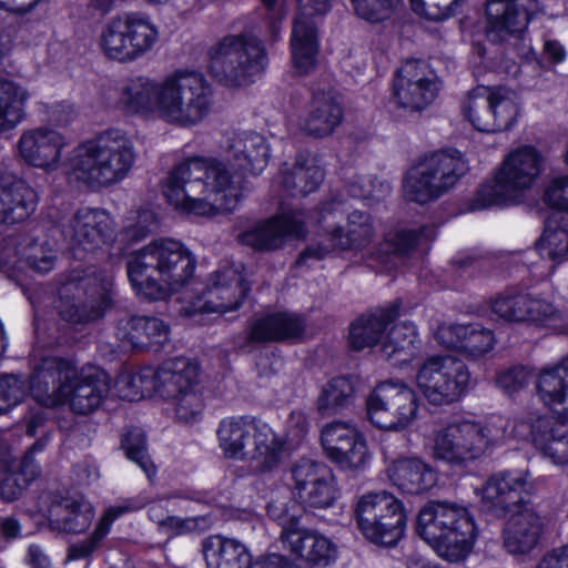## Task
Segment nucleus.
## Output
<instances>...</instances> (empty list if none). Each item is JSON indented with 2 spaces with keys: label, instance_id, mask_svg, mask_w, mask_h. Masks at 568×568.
<instances>
[{
  "label": "nucleus",
  "instance_id": "423d86ee",
  "mask_svg": "<svg viewBox=\"0 0 568 568\" xmlns=\"http://www.w3.org/2000/svg\"><path fill=\"white\" fill-rule=\"evenodd\" d=\"M507 429L508 420L501 416L485 423L469 419L449 423L434 433L433 456L452 466L466 467L500 445Z\"/></svg>",
  "mask_w": 568,
  "mask_h": 568
},
{
  "label": "nucleus",
  "instance_id": "774afa93",
  "mask_svg": "<svg viewBox=\"0 0 568 568\" xmlns=\"http://www.w3.org/2000/svg\"><path fill=\"white\" fill-rule=\"evenodd\" d=\"M155 225L154 214L149 210H142L128 217L121 235L125 241H139L145 237Z\"/></svg>",
  "mask_w": 568,
  "mask_h": 568
},
{
  "label": "nucleus",
  "instance_id": "f03ea898",
  "mask_svg": "<svg viewBox=\"0 0 568 568\" xmlns=\"http://www.w3.org/2000/svg\"><path fill=\"white\" fill-rule=\"evenodd\" d=\"M196 258L180 241L160 237L132 252L126 261L129 281L142 297L159 301L195 282Z\"/></svg>",
  "mask_w": 568,
  "mask_h": 568
},
{
  "label": "nucleus",
  "instance_id": "a211bd4d",
  "mask_svg": "<svg viewBox=\"0 0 568 568\" xmlns=\"http://www.w3.org/2000/svg\"><path fill=\"white\" fill-rule=\"evenodd\" d=\"M415 378L424 397L435 406L457 402L467 393L470 384L467 365L452 355L426 358L418 367Z\"/></svg>",
  "mask_w": 568,
  "mask_h": 568
},
{
  "label": "nucleus",
  "instance_id": "72a5a7b5",
  "mask_svg": "<svg viewBox=\"0 0 568 568\" xmlns=\"http://www.w3.org/2000/svg\"><path fill=\"white\" fill-rule=\"evenodd\" d=\"M542 529L541 517L532 508L523 507L503 529V548L513 556L527 555L538 545Z\"/></svg>",
  "mask_w": 568,
  "mask_h": 568
},
{
  "label": "nucleus",
  "instance_id": "5701e85b",
  "mask_svg": "<svg viewBox=\"0 0 568 568\" xmlns=\"http://www.w3.org/2000/svg\"><path fill=\"white\" fill-rule=\"evenodd\" d=\"M62 235L74 256L83 258V253L94 252L113 240V220L104 210L83 207L63 225Z\"/></svg>",
  "mask_w": 568,
  "mask_h": 568
},
{
  "label": "nucleus",
  "instance_id": "f704fd0d",
  "mask_svg": "<svg viewBox=\"0 0 568 568\" xmlns=\"http://www.w3.org/2000/svg\"><path fill=\"white\" fill-rule=\"evenodd\" d=\"M116 335L135 349H160L170 339V327L155 316H132L121 321Z\"/></svg>",
  "mask_w": 568,
  "mask_h": 568
},
{
  "label": "nucleus",
  "instance_id": "39448f33",
  "mask_svg": "<svg viewBox=\"0 0 568 568\" xmlns=\"http://www.w3.org/2000/svg\"><path fill=\"white\" fill-rule=\"evenodd\" d=\"M216 434L224 456L248 462L256 474L272 473L283 463L285 442L271 426L255 418H224Z\"/></svg>",
  "mask_w": 568,
  "mask_h": 568
},
{
  "label": "nucleus",
  "instance_id": "b1692460",
  "mask_svg": "<svg viewBox=\"0 0 568 568\" xmlns=\"http://www.w3.org/2000/svg\"><path fill=\"white\" fill-rule=\"evenodd\" d=\"M298 13L291 36V54L295 71L308 74L317 62L318 41L313 17L329 10V0H297Z\"/></svg>",
  "mask_w": 568,
  "mask_h": 568
},
{
  "label": "nucleus",
  "instance_id": "473e14b6",
  "mask_svg": "<svg viewBox=\"0 0 568 568\" xmlns=\"http://www.w3.org/2000/svg\"><path fill=\"white\" fill-rule=\"evenodd\" d=\"M305 329L304 318L296 313L278 312L252 320L245 344L275 343L300 338Z\"/></svg>",
  "mask_w": 568,
  "mask_h": 568
},
{
  "label": "nucleus",
  "instance_id": "9d476101",
  "mask_svg": "<svg viewBox=\"0 0 568 568\" xmlns=\"http://www.w3.org/2000/svg\"><path fill=\"white\" fill-rule=\"evenodd\" d=\"M317 214V224L324 231L325 243L307 246L298 256L297 265L311 266L334 251L365 250L375 237V229L372 216L365 212L355 210L346 215L344 226L337 224L344 216L342 202L332 200L324 203Z\"/></svg>",
  "mask_w": 568,
  "mask_h": 568
},
{
  "label": "nucleus",
  "instance_id": "bf43d9fd",
  "mask_svg": "<svg viewBox=\"0 0 568 568\" xmlns=\"http://www.w3.org/2000/svg\"><path fill=\"white\" fill-rule=\"evenodd\" d=\"M495 338L490 329L479 324L467 325L462 353L471 358H479L494 347Z\"/></svg>",
  "mask_w": 568,
  "mask_h": 568
},
{
  "label": "nucleus",
  "instance_id": "aec40b11",
  "mask_svg": "<svg viewBox=\"0 0 568 568\" xmlns=\"http://www.w3.org/2000/svg\"><path fill=\"white\" fill-rule=\"evenodd\" d=\"M440 81L430 64L420 59L405 61L392 81V103L406 113H422L438 97Z\"/></svg>",
  "mask_w": 568,
  "mask_h": 568
},
{
  "label": "nucleus",
  "instance_id": "dca6fc26",
  "mask_svg": "<svg viewBox=\"0 0 568 568\" xmlns=\"http://www.w3.org/2000/svg\"><path fill=\"white\" fill-rule=\"evenodd\" d=\"M159 395L169 400L181 423H194L204 408L199 365L185 357L162 363L158 374Z\"/></svg>",
  "mask_w": 568,
  "mask_h": 568
},
{
  "label": "nucleus",
  "instance_id": "9b49d317",
  "mask_svg": "<svg viewBox=\"0 0 568 568\" xmlns=\"http://www.w3.org/2000/svg\"><path fill=\"white\" fill-rule=\"evenodd\" d=\"M113 275L95 270H72L59 287L58 312L70 323L85 324L105 314L113 301Z\"/></svg>",
  "mask_w": 568,
  "mask_h": 568
},
{
  "label": "nucleus",
  "instance_id": "e2e57ef3",
  "mask_svg": "<svg viewBox=\"0 0 568 568\" xmlns=\"http://www.w3.org/2000/svg\"><path fill=\"white\" fill-rule=\"evenodd\" d=\"M108 536L104 529L98 524L92 534L80 541L71 544L67 549L65 561L87 560L89 561L93 554L102 547L104 538Z\"/></svg>",
  "mask_w": 568,
  "mask_h": 568
},
{
  "label": "nucleus",
  "instance_id": "e433bc0d",
  "mask_svg": "<svg viewBox=\"0 0 568 568\" xmlns=\"http://www.w3.org/2000/svg\"><path fill=\"white\" fill-rule=\"evenodd\" d=\"M324 176V169L310 153L298 154L292 164L285 163L278 173L281 185L292 196H305L316 191Z\"/></svg>",
  "mask_w": 568,
  "mask_h": 568
},
{
  "label": "nucleus",
  "instance_id": "338daca9",
  "mask_svg": "<svg viewBox=\"0 0 568 568\" xmlns=\"http://www.w3.org/2000/svg\"><path fill=\"white\" fill-rule=\"evenodd\" d=\"M155 225L154 214L149 210H142L128 217L121 235L125 241H139L145 237Z\"/></svg>",
  "mask_w": 568,
  "mask_h": 568
},
{
  "label": "nucleus",
  "instance_id": "cd10ccee",
  "mask_svg": "<svg viewBox=\"0 0 568 568\" xmlns=\"http://www.w3.org/2000/svg\"><path fill=\"white\" fill-rule=\"evenodd\" d=\"M221 149L233 165L252 175L261 174L271 156L267 140L254 131L226 132L221 141Z\"/></svg>",
  "mask_w": 568,
  "mask_h": 568
},
{
  "label": "nucleus",
  "instance_id": "5fc2aeb1",
  "mask_svg": "<svg viewBox=\"0 0 568 568\" xmlns=\"http://www.w3.org/2000/svg\"><path fill=\"white\" fill-rule=\"evenodd\" d=\"M528 303L525 292H503L491 300L493 314L508 323H524L525 306Z\"/></svg>",
  "mask_w": 568,
  "mask_h": 568
},
{
  "label": "nucleus",
  "instance_id": "8fccbe9b",
  "mask_svg": "<svg viewBox=\"0 0 568 568\" xmlns=\"http://www.w3.org/2000/svg\"><path fill=\"white\" fill-rule=\"evenodd\" d=\"M462 112L477 131L490 133V88L479 85L469 91L462 103Z\"/></svg>",
  "mask_w": 568,
  "mask_h": 568
},
{
  "label": "nucleus",
  "instance_id": "c9c22d12",
  "mask_svg": "<svg viewBox=\"0 0 568 568\" xmlns=\"http://www.w3.org/2000/svg\"><path fill=\"white\" fill-rule=\"evenodd\" d=\"M162 89L163 78L134 77L122 87L119 103L128 113L159 118Z\"/></svg>",
  "mask_w": 568,
  "mask_h": 568
},
{
  "label": "nucleus",
  "instance_id": "4c0bfd02",
  "mask_svg": "<svg viewBox=\"0 0 568 568\" xmlns=\"http://www.w3.org/2000/svg\"><path fill=\"white\" fill-rule=\"evenodd\" d=\"M387 474L394 486L410 495L428 491L437 481L434 468L417 457L394 460L388 466Z\"/></svg>",
  "mask_w": 568,
  "mask_h": 568
},
{
  "label": "nucleus",
  "instance_id": "4d7b16f0",
  "mask_svg": "<svg viewBox=\"0 0 568 568\" xmlns=\"http://www.w3.org/2000/svg\"><path fill=\"white\" fill-rule=\"evenodd\" d=\"M122 446L128 458L138 464L149 478L155 474V466L148 455L145 435L141 429L129 430L122 440Z\"/></svg>",
  "mask_w": 568,
  "mask_h": 568
},
{
  "label": "nucleus",
  "instance_id": "0e129e2a",
  "mask_svg": "<svg viewBox=\"0 0 568 568\" xmlns=\"http://www.w3.org/2000/svg\"><path fill=\"white\" fill-rule=\"evenodd\" d=\"M148 504V498L142 495H138L134 497H129L119 500L115 505L109 507L100 520L98 525L105 530L106 534L110 532L112 524L120 518L121 516L130 513L138 511L144 508Z\"/></svg>",
  "mask_w": 568,
  "mask_h": 568
},
{
  "label": "nucleus",
  "instance_id": "49530a36",
  "mask_svg": "<svg viewBox=\"0 0 568 568\" xmlns=\"http://www.w3.org/2000/svg\"><path fill=\"white\" fill-rule=\"evenodd\" d=\"M491 113L490 133L509 130L520 115L517 94L506 88H490Z\"/></svg>",
  "mask_w": 568,
  "mask_h": 568
},
{
  "label": "nucleus",
  "instance_id": "603ef678",
  "mask_svg": "<svg viewBox=\"0 0 568 568\" xmlns=\"http://www.w3.org/2000/svg\"><path fill=\"white\" fill-rule=\"evenodd\" d=\"M337 486L334 474L328 473L322 480H320L308 490L303 491L295 500L284 501L287 506L295 503L297 507L302 508V514L306 509H326L333 506L337 498Z\"/></svg>",
  "mask_w": 568,
  "mask_h": 568
},
{
  "label": "nucleus",
  "instance_id": "c756f323",
  "mask_svg": "<svg viewBox=\"0 0 568 568\" xmlns=\"http://www.w3.org/2000/svg\"><path fill=\"white\" fill-rule=\"evenodd\" d=\"M528 487L525 471H506L491 476L481 489V508L495 516H505L519 507Z\"/></svg>",
  "mask_w": 568,
  "mask_h": 568
},
{
  "label": "nucleus",
  "instance_id": "6e6552de",
  "mask_svg": "<svg viewBox=\"0 0 568 568\" xmlns=\"http://www.w3.org/2000/svg\"><path fill=\"white\" fill-rule=\"evenodd\" d=\"M542 155L531 145L511 150L496 169L490 181L480 185L470 209L480 211L493 205L518 204L542 171Z\"/></svg>",
  "mask_w": 568,
  "mask_h": 568
},
{
  "label": "nucleus",
  "instance_id": "20e7f679",
  "mask_svg": "<svg viewBox=\"0 0 568 568\" xmlns=\"http://www.w3.org/2000/svg\"><path fill=\"white\" fill-rule=\"evenodd\" d=\"M416 530L439 557L452 562L465 559L477 537L469 509L447 500L427 503L418 513Z\"/></svg>",
  "mask_w": 568,
  "mask_h": 568
},
{
  "label": "nucleus",
  "instance_id": "7c9ffc66",
  "mask_svg": "<svg viewBox=\"0 0 568 568\" xmlns=\"http://www.w3.org/2000/svg\"><path fill=\"white\" fill-rule=\"evenodd\" d=\"M344 110L331 90H315L306 113L300 118L298 128L308 136L323 139L331 135L343 122Z\"/></svg>",
  "mask_w": 568,
  "mask_h": 568
},
{
  "label": "nucleus",
  "instance_id": "13d9d810",
  "mask_svg": "<svg viewBox=\"0 0 568 568\" xmlns=\"http://www.w3.org/2000/svg\"><path fill=\"white\" fill-rule=\"evenodd\" d=\"M392 186L386 181L378 180L375 175H359L348 185V192L353 197L366 201H379L390 194Z\"/></svg>",
  "mask_w": 568,
  "mask_h": 568
},
{
  "label": "nucleus",
  "instance_id": "09e8293b",
  "mask_svg": "<svg viewBox=\"0 0 568 568\" xmlns=\"http://www.w3.org/2000/svg\"><path fill=\"white\" fill-rule=\"evenodd\" d=\"M12 463L9 448L0 444V497L8 501L19 498L27 485L38 476L36 468L29 469L27 474H23L22 466L19 473L12 471Z\"/></svg>",
  "mask_w": 568,
  "mask_h": 568
},
{
  "label": "nucleus",
  "instance_id": "680f3d73",
  "mask_svg": "<svg viewBox=\"0 0 568 568\" xmlns=\"http://www.w3.org/2000/svg\"><path fill=\"white\" fill-rule=\"evenodd\" d=\"M462 0H410L412 9L425 18L442 21L453 17Z\"/></svg>",
  "mask_w": 568,
  "mask_h": 568
},
{
  "label": "nucleus",
  "instance_id": "0eeeda50",
  "mask_svg": "<svg viewBox=\"0 0 568 568\" xmlns=\"http://www.w3.org/2000/svg\"><path fill=\"white\" fill-rule=\"evenodd\" d=\"M159 119L191 129L205 121L214 106V89L204 73L176 69L163 77Z\"/></svg>",
  "mask_w": 568,
  "mask_h": 568
},
{
  "label": "nucleus",
  "instance_id": "393cba45",
  "mask_svg": "<svg viewBox=\"0 0 568 568\" xmlns=\"http://www.w3.org/2000/svg\"><path fill=\"white\" fill-rule=\"evenodd\" d=\"M321 442L327 458L343 469H361L369 460L364 436L349 423L335 420L325 425Z\"/></svg>",
  "mask_w": 568,
  "mask_h": 568
},
{
  "label": "nucleus",
  "instance_id": "3c124183",
  "mask_svg": "<svg viewBox=\"0 0 568 568\" xmlns=\"http://www.w3.org/2000/svg\"><path fill=\"white\" fill-rule=\"evenodd\" d=\"M354 394L355 387L351 378H332L322 387L317 398L318 410L323 414L337 412L352 403Z\"/></svg>",
  "mask_w": 568,
  "mask_h": 568
},
{
  "label": "nucleus",
  "instance_id": "a878e982",
  "mask_svg": "<svg viewBox=\"0 0 568 568\" xmlns=\"http://www.w3.org/2000/svg\"><path fill=\"white\" fill-rule=\"evenodd\" d=\"M307 220L308 215L304 211L284 212L241 233L239 240L257 251H274L281 248L287 237H304Z\"/></svg>",
  "mask_w": 568,
  "mask_h": 568
},
{
  "label": "nucleus",
  "instance_id": "6ab92c4d",
  "mask_svg": "<svg viewBox=\"0 0 568 568\" xmlns=\"http://www.w3.org/2000/svg\"><path fill=\"white\" fill-rule=\"evenodd\" d=\"M372 424L385 430H403L418 416L419 399L416 392L400 381L379 383L366 400Z\"/></svg>",
  "mask_w": 568,
  "mask_h": 568
},
{
  "label": "nucleus",
  "instance_id": "58836bf2",
  "mask_svg": "<svg viewBox=\"0 0 568 568\" xmlns=\"http://www.w3.org/2000/svg\"><path fill=\"white\" fill-rule=\"evenodd\" d=\"M532 443L554 464H568V418H538L531 428Z\"/></svg>",
  "mask_w": 568,
  "mask_h": 568
},
{
  "label": "nucleus",
  "instance_id": "c85d7f7f",
  "mask_svg": "<svg viewBox=\"0 0 568 568\" xmlns=\"http://www.w3.org/2000/svg\"><path fill=\"white\" fill-rule=\"evenodd\" d=\"M111 389L109 374L94 366L77 369V377L68 385L65 404L72 412L87 415L97 410Z\"/></svg>",
  "mask_w": 568,
  "mask_h": 568
},
{
  "label": "nucleus",
  "instance_id": "37998d69",
  "mask_svg": "<svg viewBox=\"0 0 568 568\" xmlns=\"http://www.w3.org/2000/svg\"><path fill=\"white\" fill-rule=\"evenodd\" d=\"M29 91L21 84L0 79V133L17 128L26 118Z\"/></svg>",
  "mask_w": 568,
  "mask_h": 568
},
{
  "label": "nucleus",
  "instance_id": "4468645a",
  "mask_svg": "<svg viewBox=\"0 0 568 568\" xmlns=\"http://www.w3.org/2000/svg\"><path fill=\"white\" fill-rule=\"evenodd\" d=\"M540 9L538 0H488L486 38L507 51L529 59L534 51L526 31L530 16Z\"/></svg>",
  "mask_w": 568,
  "mask_h": 568
},
{
  "label": "nucleus",
  "instance_id": "ea45409f",
  "mask_svg": "<svg viewBox=\"0 0 568 568\" xmlns=\"http://www.w3.org/2000/svg\"><path fill=\"white\" fill-rule=\"evenodd\" d=\"M397 315L398 308L395 305L376 308L363 314L349 326L348 343L351 348L362 351L378 343L382 344L386 328Z\"/></svg>",
  "mask_w": 568,
  "mask_h": 568
},
{
  "label": "nucleus",
  "instance_id": "bb28decb",
  "mask_svg": "<svg viewBox=\"0 0 568 568\" xmlns=\"http://www.w3.org/2000/svg\"><path fill=\"white\" fill-rule=\"evenodd\" d=\"M19 155L29 165L45 172L57 171L62 165V151L67 138L45 125L26 130L18 140Z\"/></svg>",
  "mask_w": 568,
  "mask_h": 568
},
{
  "label": "nucleus",
  "instance_id": "a19ab883",
  "mask_svg": "<svg viewBox=\"0 0 568 568\" xmlns=\"http://www.w3.org/2000/svg\"><path fill=\"white\" fill-rule=\"evenodd\" d=\"M94 508L83 498H64L53 503L48 510V520L53 530L68 534L84 532L92 524Z\"/></svg>",
  "mask_w": 568,
  "mask_h": 568
},
{
  "label": "nucleus",
  "instance_id": "c03bdc74",
  "mask_svg": "<svg viewBox=\"0 0 568 568\" xmlns=\"http://www.w3.org/2000/svg\"><path fill=\"white\" fill-rule=\"evenodd\" d=\"M419 346L418 333L413 323L394 325L382 343V352L387 361L394 365L409 362L417 353Z\"/></svg>",
  "mask_w": 568,
  "mask_h": 568
},
{
  "label": "nucleus",
  "instance_id": "412c9836",
  "mask_svg": "<svg viewBox=\"0 0 568 568\" xmlns=\"http://www.w3.org/2000/svg\"><path fill=\"white\" fill-rule=\"evenodd\" d=\"M250 292L243 274L234 266H223L211 274L205 291L190 296L181 313H226L239 308Z\"/></svg>",
  "mask_w": 568,
  "mask_h": 568
},
{
  "label": "nucleus",
  "instance_id": "f257e3e1",
  "mask_svg": "<svg viewBox=\"0 0 568 568\" xmlns=\"http://www.w3.org/2000/svg\"><path fill=\"white\" fill-rule=\"evenodd\" d=\"M242 191V180L216 158L187 159L173 166L163 183L168 202L180 213L195 216L234 211Z\"/></svg>",
  "mask_w": 568,
  "mask_h": 568
},
{
  "label": "nucleus",
  "instance_id": "864d4df0",
  "mask_svg": "<svg viewBox=\"0 0 568 568\" xmlns=\"http://www.w3.org/2000/svg\"><path fill=\"white\" fill-rule=\"evenodd\" d=\"M332 471L326 465L310 459H300L290 469V487L296 498Z\"/></svg>",
  "mask_w": 568,
  "mask_h": 568
},
{
  "label": "nucleus",
  "instance_id": "a18cd8bd",
  "mask_svg": "<svg viewBox=\"0 0 568 568\" xmlns=\"http://www.w3.org/2000/svg\"><path fill=\"white\" fill-rule=\"evenodd\" d=\"M537 248L552 261L568 260V213L554 212L547 219Z\"/></svg>",
  "mask_w": 568,
  "mask_h": 568
},
{
  "label": "nucleus",
  "instance_id": "7ed1b4c3",
  "mask_svg": "<svg viewBox=\"0 0 568 568\" xmlns=\"http://www.w3.org/2000/svg\"><path fill=\"white\" fill-rule=\"evenodd\" d=\"M136 153L132 139L122 130L109 129L77 144L64 160L69 182L97 190L128 176Z\"/></svg>",
  "mask_w": 568,
  "mask_h": 568
},
{
  "label": "nucleus",
  "instance_id": "f3484780",
  "mask_svg": "<svg viewBox=\"0 0 568 568\" xmlns=\"http://www.w3.org/2000/svg\"><path fill=\"white\" fill-rule=\"evenodd\" d=\"M159 30L149 16L128 12L112 18L102 29L100 45L104 54L116 61H134L151 51Z\"/></svg>",
  "mask_w": 568,
  "mask_h": 568
},
{
  "label": "nucleus",
  "instance_id": "f8f14e48",
  "mask_svg": "<svg viewBox=\"0 0 568 568\" xmlns=\"http://www.w3.org/2000/svg\"><path fill=\"white\" fill-rule=\"evenodd\" d=\"M467 170L466 161L458 153L427 154L405 173L402 182L403 196L419 205L435 202L448 193Z\"/></svg>",
  "mask_w": 568,
  "mask_h": 568
},
{
  "label": "nucleus",
  "instance_id": "2f4dec72",
  "mask_svg": "<svg viewBox=\"0 0 568 568\" xmlns=\"http://www.w3.org/2000/svg\"><path fill=\"white\" fill-rule=\"evenodd\" d=\"M36 191L12 173H0V223L14 224L27 220L37 207Z\"/></svg>",
  "mask_w": 568,
  "mask_h": 568
},
{
  "label": "nucleus",
  "instance_id": "1a4fd4ad",
  "mask_svg": "<svg viewBox=\"0 0 568 568\" xmlns=\"http://www.w3.org/2000/svg\"><path fill=\"white\" fill-rule=\"evenodd\" d=\"M212 77L227 88H243L254 83L266 70L267 51L263 41L248 32L227 34L209 50Z\"/></svg>",
  "mask_w": 568,
  "mask_h": 568
},
{
  "label": "nucleus",
  "instance_id": "de8ad7c7",
  "mask_svg": "<svg viewBox=\"0 0 568 568\" xmlns=\"http://www.w3.org/2000/svg\"><path fill=\"white\" fill-rule=\"evenodd\" d=\"M568 356L559 364L542 369L538 377L537 390L541 400L554 406L568 397Z\"/></svg>",
  "mask_w": 568,
  "mask_h": 568
},
{
  "label": "nucleus",
  "instance_id": "ddd939ff",
  "mask_svg": "<svg viewBox=\"0 0 568 568\" xmlns=\"http://www.w3.org/2000/svg\"><path fill=\"white\" fill-rule=\"evenodd\" d=\"M267 515L282 527L283 547L310 566L326 567L336 558L335 545L320 532L301 525L302 508L275 499L267 505Z\"/></svg>",
  "mask_w": 568,
  "mask_h": 568
},
{
  "label": "nucleus",
  "instance_id": "052dcab7",
  "mask_svg": "<svg viewBox=\"0 0 568 568\" xmlns=\"http://www.w3.org/2000/svg\"><path fill=\"white\" fill-rule=\"evenodd\" d=\"M355 13L368 22H381L388 19L400 0H351Z\"/></svg>",
  "mask_w": 568,
  "mask_h": 568
},
{
  "label": "nucleus",
  "instance_id": "69168bd1",
  "mask_svg": "<svg viewBox=\"0 0 568 568\" xmlns=\"http://www.w3.org/2000/svg\"><path fill=\"white\" fill-rule=\"evenodd\" d=\"M155 225L154 214L149 210H142L128 217L121 235L125 241H139L145 237Z\"/></svg>",
  "mask_w": 568,
  "mask_h": 568
},
{
  "label": "nucleus",
  "instance_id": "4be33fe9",
  "mask_svg": "<svg viewBox=\"0 0 568 568\" xmlns=\"http://www.w3.org/2000/svg\"><path fill=\"white\" fill-rule=\"evenodd\" d=\"M77 377V365L57 356L32 355L30 393L42 406L65 404L68 385Z\"/></svg>",
  "mask_w": 568,
  "mask_h": 568
},
{
  "label": "nucleus",
  "instance_id": "79ce46f5",
  "mask_svg": "<svg viewBox=\"0 0 568 568\" xmlns=\"http://www.w3.org/2000/svg\"><path fill=\"white\" fill-rule=\"evenodd\" d=\"M203 554L207 568H246L251 560L244 544L220 535L205 539Z\"/></svg>",
  "mask_w": 568,
  "mask_h": 568
},
{
  "label": "nucleus",
  "instance_id": "6e6d98bb",
  "mask_svg": "<svg viewBox=\"0 0 568 568\" xmlns=\"http://www.w3.org/2000/svg\"><path fill=\"white\" fill-rule=\"evenodd\" d=\"M419 233L413 230H397L387 234L384 243L376 252V258L388 265L394 258L409 252L417 243Z\"/></svg>",
  "mask_w": 568,
  "mask_h": 568
},
{
  "label": "nucleus",
  "instance_id": "2eb2a0df",
  "mask_svg": "<svg viewBox=\"0 0 568 568\" xmlns=\"http://www.w3.org/2000/svg\"><path fill=\"white\" fill-rule=\"evenodd\" d=\"M359 531L371 542L392 547L403 537L407 516L404 504L386 490L362 495L355 507Z\"/></svg>",
  "mask_w": 568,
  "mask_h": 568
}]
</instances>
